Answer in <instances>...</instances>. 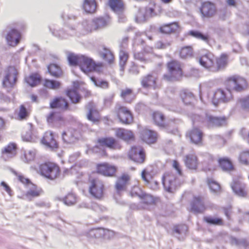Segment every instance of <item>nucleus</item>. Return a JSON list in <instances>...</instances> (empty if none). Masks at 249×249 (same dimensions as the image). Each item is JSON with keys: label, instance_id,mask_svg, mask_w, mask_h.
<instances>
[{"label": "nucleus", "instance_id": "f257e3e1", "mask_svg": "<svg viewBox=\"0 0 249 249\" xmlns=\"http://www.w3.org/2000/svg\"><path fill=\"white\" fill-rule=\"evenodd\" d=\"M196 60L202 67L208 71L217 72L227 66L229 55L227 53H223L218 57H215L213 53L208 52L197 56Z\"/></svg>", "mask_w": 249, "mask_h": 249}, {"label": "nucleus", "instance_id": "f03ea898", "mask_svg": "<svg viewBox=\"0 0 249 249\" xmlns=\"http://www.w3.org/2000/svg\"><path fill=\"white\" fill-rule=\"evenodd\" d=\"M168 73L163 75L162 79L168 82H178L181 80L184 72L181 63L176 60H172L166 64Z\"/></svg>", "mask_w": 249, "mask_h": 249}, {"label": "nucleus", "instance_id": "7ed1b4c3", "mask_svg": "<svg viewBox=\"0 0 249 249\" xmlns=\"http://www.w3.org/2000/svg\"><path fill=\"white\" fill-rule=\"evenodd\" d=\"M224 84L229 90L238 92L243 91L249 87L247 79L237 74L227 77L224 80Z\"/></svg>", "mask_w": 249, "mask_h": 249}, {"label": "nucleus", "instance_id": "20e7f679", "mask_svg": "<svg viewBox=\"0 0 249 249\" xmlns=\"http://www.w3.org/2000/svg\"><path fill=\"white\" fill-rule=\"evenodd\" d=\"M18 72L17 69L13 66L7 67L3 71L2 75V85L3 87L11 90L15 86Z\"/></svg>", "mask_w": 249, "mask_h": 249}, {"label": "nucleus", "instance_id": "39448f33", "mask_svg": "<svg viewBox=\"0 0 249 249\" xmlns=\"http://www.w3.org/2000/svg\"><path fill=\"white\" fill-rule=\"evenodd\" d=\"M38 171L41 176L53 180L59 176L60 168L56 163L47 161L39 165Z\"/></svg>", "mask_w": 249, "mask_h": 249}, {"label": "nucleus", "instance_id": "423d86ee", "mask_svg": "<svg viewBox=\"0 0 249 249\" xmlns=\"http://www.w3.org/2000/svg\"><path fill=\"white\" fill-rule=\"evenodd\" d=\"M113 113L119 121L123 124L130 125L134 123L133 114L131 110L126 106L117 104Z\"/></svg>", "mask_w": 249, "mask_h": 249}, {"label": "nucleus", "instance_id": "0eeeda50", "mask_svg": "<svg viewBox=\"0 0 249 249\" xmlns=\"http://www.w3.org/2000/svg\"><path fill=\"white\" fill-rule=\"evenodd\" d=\"M89 192L95 198L101 200L105 195L106 187L104 182L99 178H91L89 180Z\"/></svg>", "mask_w": 249, "mask_h": 249}, {"label": "nucleus", "instance_id": "6e6552de", "mask_svg": "<svg viewBox=\"0 0 249 249\" xmlns=\"http://www.w3.org/2000/svg\"><path fill=\"white\" fill-rule=\"evenodd\" d=\"M103 66V63H96L91 58L83 55L79 67L82 71L88 74L91 71H102Z\"/></svg>", "mask_w": 249, "mask_h": 249}, {"label": "nucleus", "instance_id": "1a4fd4ad", "mask_svg": "<svg viewBox=\"0 0 249 249\" xmlns=\"http://www.w3.org/2000/svg\"><path fill=\"white\" fill-rule=\"evenodd\" d=\"M118 167L108 162L97 163L95 166V172L105 177L113 178L117 176Z\"/></svg>", "mask_w": 249, "mask_h": 249}, {"label": "nucleus", "instance_id": "9d476101", "mask_svg": "<svg viewBox=\"0 0 249 249\" xmlns=\"http://www.w3.org/2000/svg\"><path fill=\"white\" fill-rule=\"evenodd\" d=\"M128 158L133 162L139 164H143L146 159L145 149L142 146L133 145L127 152Z\"/></svg>", "mask_w": 249, "mask_h": 249}, {"label": "nucleus", "instance_id": "9b49d317", "mask_svg": "<svg viewBox=\"0 0 249 249\" xmlns=\"http://www.w3.org/2000/svg\"><path fill=\"white\" fill-rule=\"evenodd\" d=\"M207 209L204 197L202 196H195L190 200L188 210L194 214H202Z\"/></svg>", "mask_w": 249, "mask_h": 249}, {"label": "nucleus", "instance_id": "f8f14e48", "mask_svg": "<svg viewBox=\"0 0 249 249\" xmlns=\"http://www.w3.org/2000/svg\"><path fill=\"white\" fill-rule=\"evenodd\" d=\"M233 98L231 91L226 88V89L219 88L216 89L212 97V102L215 106L221 103H227Z\"/></svg>", "mask_w": 249, "mask_h": 249}, {"label": "nucleus", "instance_id": "ddd939ff", "mask_svg": "<svg viewBox=\"0 0 249 249\" xmlns=\"http://www.w3.org/2000/svg\"><path fill=\"white\" fill-rule=\"evenodd\" d=\"M109 23V18L98 17L84 24V27L88 33H91L106 27Z\"/></svg>", "mask_w": 249, "mask_h": 249}, {"label": "nucleus", "instance_id": "4468645a", "mask_svg": "<svg viewBox=\"0 0 249 249\" xmlns=\"http://www.w3.org/2000/svg\"><path fill=\"white\" fill-rule=\"evenodd\" d=\"M142 87L145 89H156L159 88V78L154 73H149L143 75L141 79Z\"/></svg>", "mask_w": 249, "mask_h": 249}, {"label": "nucleus", "instance_id": "2eb2a0df", "mask_svg": "<svg viewBox=\"0 0 249 249\" xmlns=\"http://www.w3.org/2000/svg\"><path fill=\"white\" fill-rule=\"evenodd\" d=\"M96 147H107L110 149H120L122 145L119 142L112 137H106L99 138L97 140Z\"/></svg>", "mask_w": 249, "mask_h": 249}, {"label": "nucleus", "instance_id": "dca6fc26", "mask_svg": "<svg viewBox=\"0 0 249 249\" xmlns=\"http://www.w3.org/2000/svg\"><path fill=\"white\" fill-rule=\"evenodd\" d=\"M186 137L190 139L191 143L196 145L201 146L204 144V133L198 127H194L189 130L186 134Z\"/></svg>", "mask_w": 249, "mask_h": 249}, {"label": "nucleus", "instance_id": "f3484780", "mask_svg": "<svg viewBox=\"0 0 249 249\" xmlns=\"http://www.w3.org/2000/svg\"><path fill=\"white\" fill-rule=\"evenodd\" d=\"M18 146L14 142H10L0 151L1 158L5 161L14 158L17 155Z\"/></svg>", "mask_w": 249, "mask_h": 249}, {"label": "nucleus", "instance_id": "a211bd4d", "mask_svg": "<svg viewBox=\"0 0 249 249\" xmlns=\"http://www.w3.org/2000/svg\"><path fill=\"white\" fill-rule=\"evenodd\" d=\"M152 119L155 125L160 128H167L171 125L172 123H175L176 120L173 119L166 122L165 115L159 111H155L152 114Z\"/></svg>", "mask_w": 249, "mask_h": 249}, {"label": "nucleus", "instance_id": "6ab92c4d", "mask_svg": "<svg viewBox=\"0 0 249 249\" xmlns=\"http://www.w3.org/2000/svg\"><path fill=\"white\" fill-rule=\"evenodd\" d=\"M22 38L21 33L15 28H11L5 36V39L8 46H17L20 42Z\"/></svg>", "mask_w": 249, "mask_h": 249}, {"label": "nucleus", "instance_id": "aec40b11", "mask_svg": "<svg viewBox=\"0 0 249 249\" xmlns=\"http://www.w3.org/2000/svg\"><path fill=\"white\" fill-rule=\"evenodd\" d=\"M199 11L202 18H211L216 14L217 10L214 3L206 1L201 3Z\"/></svg>", "mask_w": 249, "mask_h": 249}, {"label": "nucleus", "instance_id": "412c9836", "mask_svg": "<svg viewBox=\"0 0 249 249\" xmlns=\"http://www.w3.org/2000/svg\"><path fill=\"white\" fill-rule=\"evenodd\" d=\"M98 55L106 65L112 66L115 64V55L109 48L103 47L102 50L99 51Z\"/></svg>", "mask_w": 249, "mask_h": 249}, {"label": "nucleus", "instance_id": "4be33fe9", "mask_svg": "<svg viewBox=\"0 0 249 249\" xmlns=\"http://www.w3.org/2000/svg\"><path fill=\"white\" fill-rule=\"evenodd\" d=\"M41 143L52 150H56L59 147L54 133L52 131L45 132L41 140Z\"/></svg>", "mask_w": 249, "mask_h": 249}, {"label": "nucleus", "instance_id": "5701e85b", "mask_svg": "<svg viewBox=\"0 0 249 249\" xmlns=\"http://www.w3.org/2000/svg\"><path fill=\"white\" fill-rule=\"evenodd\" d=\"M181 27L178 22L174 21L161 25L159 28V32L163 34L171 35L180 31Z\"/></svg>", "mask_w": 249, "mask_h": 249}, {"label": "nucleus", "instance_id": "b1692460", "mask_svg": "<svg viewBox=\"0 0 249 249\" xmlns=\"http://www.w3.org/2000/svg\"><path fill=\"white\" fill-rule=\"evenodd\" d=\"M141 139L142 142L148 144H154L157 141L158 134L155 131L145 128L141 132Z\"/></svg>", "mask_w": 249, "mask_h": 249}, {"label": "nucleus", "instance_id": "393cba45", "mask_svg": "<svg viewBox=\"0 0 249 249\" xmlns=\"http://www.w3.org/2000/svg\"><path fill=\"white\" fill-rule=\"evenodd\" d=\"M51 108H59L63 111L70 110L68 101L62 96L54 98L50 103Z\"/></svg>", "mask_w": 249, "mask_h": 249}, {"label": "nucleus", "instance_id": "a878e982", "mask_svg": "<svg viewBox=\"0 0 249 249\" xmlns=\"http://www.w3.org/2000/svg\"><path fill=\"white\" fill-rule=\"evenodd\" d=\"M88 108L89 111L87 114V119L94 124L99 123L101 117L94 104L92 102L89 103Z\"/></svg>", "mask_w": 249, "mask_h": 249}, {"label": "nucleus", "instance_id": "bb28decb", "mask_svg": "<svg viewBox=\"0 0 249 249\" xmlns=\"http://www.w3.org/2000/svg\"><path fill=\"white\" fill-rule=\"evenodd\" d=\"M115 136L117 138L126 142L134 141L135 139V135L132 131L123 128H117L115 131Z\"/></svg>", "mask_w": 249, "mask_h": 249}, {"label": "nucleus", "instance_id": "cd10ccee", "mask_svg": "<svg viewBox=\"0 0 249 249\" xmlns=\"http://www.w3.org/2000/svg\"><path fill=\"white\" fill-rule=\"evenodd\" d=\"M227 118L223 117H213L211 115H207L204 122L208 127L220 126L226 124Z\"/></svg>", "mask_w": 249, "mask_h": 249}, {"label": "nucleus", "instance_id": "c85d7f7f", "mask_svg": "<svg viewBox=\"0 0 249 249\" xmlns=\"http://www.w3.org/2000/svg\"><path fill=\"white\" fill-rule=\"evenodd\" d=\"M186 167L192 170H196L199 165V161L197 156L195 154L186 155L184 160Z\"/></svg>", "mask_w": 249, "mask_h": 249}, {"label": "nucleus", "instance_id": "c756f323", "mask_svg": "<svg viewBox=\"0 0 249 249\" xmlns=\"http://www.w3.org/2000/svg\"><path fill=\"white\" fill-rule=\"evenodd\" d=\"M202 165V170L205 172L214 171L217 167L215 158L211 155H208L206 156Z\"/></svg>", "mask_w": 249, "mask_h": 249}, {"label": "nucleus", "instance_id": "7c9ffc66", "mask_svg": "<svg viewBox=\"0 0 249 249\" xmlns=\"http://www.w3.org/2000/svg\"><path fill=\"white\" fill-rule=\"evenodd\" d=\"M107 5L116 13H123L125 9L123 0H108Z\"/></svg>", "mask_w": 249, "mask_h": 249}, {"label": "nucleus", "instance_id": "2f4dec72", "mask_svg": "<svg viewBox=\"0 0 249 249\" xmlns=\"http://www.w3.org/2000/svg\"><path fill=\"white\" fill-rule=\"evenodd\" d=\"M162 183L166 190L171 191L175 185V177L172 173H166L162 177Z\"/></svg>", "mask_w": 249, "mask_h": 249}, {"label": "nucleus", "instance_id": "473e14b6", "mask_svg": "<svg viewBox=\"0 0 249 249\" xmlns=\"http://www.w3.org/2000/svg\"><path fill=\"white\" fill-rule=\"evenodd\" d=\"M161 13L160 7L155 3H150L144 9V18L152 17Z\"/></svg>", "mask_w": 249, "mask_h": 249}, {"label": "nucleus", "instance_id": "72a5a7b5", "mask_svg": "<svg viewBox=\"0 0 249 249\" xmlns=\"http://www.w3.org/2000/svg\"><path fill=\"white\" fill-rule=\"evenodd\" d=\"M22 139L25 142H33L35 140L36 136V130L33 126L30 124L26 128L22 133Z\"/></svg>", "mask_w": 249, "mask_h": 249}, {"label": "nucleus", "instance_id": "f704fd0d", "mask_svg": "<svg viewBox=\"0 0 249 249\" xmlns=\"http://www.w3.org/2000/svg\"><path fill=\"white\" fill-rule=\"evenodd\" d=\"M120 97L125 102L131 103L135 98L133 89L130 88L122 89L121 90Z\"/></svg>", "mask_w": 249, "mask_h": 249}, {"label": "nucleus", "instance_id": "c9c22d12", "mask_svg": "<svg viewBox=\"0 0 249 249\" xmlns=\"http://www.w3.org/2000/svg\"><path fill=\"white\" fill-rule=\"evenodd\" d=\"M43 193V190L35 185L29 189L25 194L27 200L32 201L34 198L40 196Z\"/></svg>", "mask_w": 249, "mask_h": 249}, {"label": "nucleus", "instance_id": "e433bc0d", "mask_svg": "<svg viewBox=\"0 0 249 249\" xmlns=\"http://www.w3.org/2000/svg\"><path fill=\"white\" fill-rule=\"evenodd\" d=\"M47 69L50 74L54 77L60 78L63 75L62 68L57 64L51 63L48 66Z\"/></svg>", "mask_w": 249, "mask_h": 249}, {"label": "nucleus", "instance_id": "4c0bfd02", "mask_svg": "<svg viewBox=\"0 0 249 249\" xmlns=\"http://www.w3.org/2000/svg\"><path fill=\"white\" fill-rule=\"evenodd\" d=\"M218 163L219 166L223 171H231L234 169L232 161L228 158L222 157L219 158Z\"/></svg>", "mask_w": 249, "mask_h": 249}, {"label": "nucleus", "instance_id": "58836bf2", "mask_svg": "<svg viewBox=\"0 0 249 249\" xmlns=\"http://www.w3.org/2000/svg\"><path fill=\"white\" fill-rule=\"evenodd\" d=\"M66 94L72 104L79 103L82 99L81 96L75 89H68L66 91Z\"/></svg>", "mask_w": 249, "mask_h": 249}, {"label": "nucleus", "instance_id": "ea45409f", "mask_svg": "<svg viewBox=\"0 0 249 249\" xmlns=\"http://www.w3.org/2000/svg\"><path fill=\"white\" fill-rule=\"evenodd\" d=\"M97 3L96 0H84L83 8L84 11L89 14L94 13L97 10Z\"/></svg>", "mask_w": 249, "mask_h": 249}, {"label": "nucleus", "instance_id": "a19ab883", "mask_svg": "<svg viewBox=\"0 0 249 249\" xmlns=\"http://www.w3.org/2000/svg\"><path fill=\"white\" fill-rule=\"evenodd\" d=\"M180 96L186 105H190L193 103L196 100L194 95L190 91L184 89L180 93Z\"/></svg>", "mask_w": 249, "mask_h": 249}, {"label": "nucleus", "instance_id": "79ce46f5", "mask_svg": "<svg viewBox=\"0 0 249 249\" xmlns=\"http://www.w3.org/2000/svg\"><path fill=\"white\" fill-rule=\"evenodd\" d=\"M231 187L234 192L238 196L242 197H245L247 196L244 185H242L239 181H234Z\"/></svg>", "mask_w": 249, "mask_h": 249}, {"label": "nucleus", "instance_id": "37998d69", "mask_svg": "<svg viewBox=\"0 0 249 249\" xmlns=\"http://www.w3.org/2000/svg\"><path fill=\"white\" fill-rule=\"evenodd\" d=\"M120 70L123 71L129 58V53L125 50H121L119 53Z\"/></svg>", "mask_w": 249, "mask_h": 249}, {"label": "nucleus", "instance_id": "c03bdc74", "mask_svg": "<svg viewBox=\"0 0 249 249\" xmlns=\"http://www.w3.org/2000/svg\"><path fill=\"white\" fill-rule=\"evenodd\" d=\"M203 220L207 224L216 226H223L224 221L221 217H213L211 216H205L203 217Z\"/></svg>", "mask_w": 249, "mask_h": 249}, {"label": "nucleus", "instance_id": "a18cd8bd", "mask_svg": "<svg viewBox=\"0 0 249 249\" xmlns=\"http://www.w3.org/2000/svg\"><path fill=\"white\" fill-rule=\"evenodd\" d=\"M27 83L32 87L38 85L41 81V77L37 73H34L26 78Z\"/></svg>", "mask_w": 249, "mask_h": 249}, {"label": "nucleus", "instance_id": "49530a36", "mask_svg": "<svg viewBox=\"0 0 249 249\" xmlns=\"http://www.w3.org/2000/svg\"><path fill=\"white\" fill-rule=\"evenodd\" d=\"M30 110L27 108L24 105H21L19 107L18 119L19 121L26 120L29 116Z\"/></svg>", "mask_w": 249, "mask_h": 249}, {"label": "nucleus", "instance_id": "de8ad7c7", "mask_svg": "<svg viewBox=\"0 0 249 249\" xmlns=\"http://www.w3.org/2000/svg\"><path fill=\"white\" fill-rule=\"evenodd\" d=\"M207 183L210 190L214 193H220L221 192V188L220 184L211 178H208Z\"/></svg>", "mask_w": 249, "mask_h": 249}, {"label": "nucleus", "instance_id": "09e8293b", "mask_svg": "<svg viewBox=\"0 0 249 249\" xmlns=\"http://www.w3.org/2000/svg\"><path fill=\"white\" fill-rule=\"evenodd\" d=\"M11 173L16 177L18 181L22 183L25 185H28L30 184H32L31 181L22 173L18 172L15 170L12 169L11 170Z\"/></svg>", "mask_w": 249, "mask_h": 249}, {"label": "nucleus", "instance_id": "8fccbe9b", "mask_svg": "<svg viewBox=\"0 0 249 249\" xmlns=\"http://www.w3.org/2000/svg\"><path fill=\"white\" fill-rule=\"evenodd\" d=\"M82 57L83 55H76L71 53L68 55V59L71 66H75L78 65L79 66Z\"/></svg>", "mask_w": 249, "mask_h": 249}, {"label": "nucleus", "instance_id": "3c124183", "mask_svg": "<svg viewBox=\"0 0 249 249\" xmlns=\"http://www.w3.org/2000/svg\"><path fill=\"white\" fill-rule=\"evenodd\" d=\"M193 55V49L191 46L182 47L179 52V56L182 58H187Z\"/></svg>", "mask_w": 249, "mask_h": 249}, {"label": "nucleus", "instance_id": "603ef678", "mask_svg": "<svg viewBox=\"0 0 249 249\" xmlns=\"http://www.w3.org/2000/svg\"><path fill=\"white\" fill-rule=\"evenodd\" d=\"M43 85L46 88L56 89L60 87L61 83L56 80L45 79L44 81Z\"/></svg>", "mask_w": 249, "mask_h": 249}, {"label": "nucleus", "instance_id": "864d4df0", "mask_svg": "<svg viewBox=\"0 0 249 249\" xmlns=\"http://www.w3.org/2000/svg\"><path fill=\"white\" fill-rule=\"evenodd\" d=\"M92 207L96 213L97 216L101 217L100 219H107L108 218L107 216L102 214L107 211L106 207L99 206L97 204H95L92 206Z\"/></svg>", "mask_w": 249, "mask_h": 249}, {"label": "nucleus", "instance_id": "5fc2aeb1", "mask_svg": "<svg viewBox=\"0 0 249 249\" xmlns=\"http://www.w3.org/2000/svg\"><path fill=\"white\" fill-rule=\"evenodd\" d=\"M104 228L92 229L89 231V236L95 238H102Z\"/></svg>", "mask_w": 249, "mask_h": 249}, {"label": "nucleus", "instance_id": "6e6d98bb", "mask_svg": "<svg viewBox=\"0 0 249 249\" xmlns=\"http://www.w3.org/2000/svg\"><path fill=\"white\" fill-rule=\"evenodd\" d=\"M35 154L31 151H25L21 155V159L26 163H29L34 160Z\"/></svg>", "mask_w": 249, "mask_h": 249}, {"label": "nucleus", "instance_id": "4d7b16f0", "mask_svg": "<svg viewBox=\"0 0 249 249\" xmlns=\"http://www.w3.org/2000/svg\"><path fill=\"white\" fill-rule=\"evenodd\" d=\"M73 131L72 129H68L63 132L62 138L65 142L70 143L73 141L74 138Z\"/></svg>", "mask_w": 249, "mask_h": 249}, {"label": "nucleus", "instance_id": "13d9d810", "mask_svg": "<svg viewBox=\"0 0 249 249\" xmlns=\"http://www.w3.org/2000/svg\"><path fill=\"white\" fill-rule=\"evenodd\" d=\"M63 201L67 205H72L76 202L77 197L74 194L69 193L63 198Z\"/></svg>", "mask_w": 249, "mask_h": 249}, {"label": "nucleus", "instance_id": "bf43d9fd", "mask_svg": "<svg viewBox=\"0 0 249 249\" xmlns=\"http://www.w3.org/2000/svg\"><path fill=\"white\" fill-rule=\"evenodd\" d=\"M239 160L242 164H249V150L244 151L240 153L239 156Z\"/></svg>", "mask_w": 249, "mask_h": 249}, {"label": "nucleus", "instance_id": "052dcab7", "mask_svg": "<svg viewBox=\"0 0 249 249\" xmlns=\"http://www.w3.org/2000/svg\"><path fill=\"white\" fill-rule=\"evenodd\" d=\"M189 34L194 37H195L198 39H201L204 41H209V36L208 35H203L198 31H191L189 32Z\"/></svg>", "mask_w": 249, "mask_h": 249}, {"label": "nucleus", "instance_id": "680f3d73", "mask_svg": "<svg viewBox=\"0 0 249 249\" xmlns=\"http://www.w3.org/2000/svg\"><path fill=\"white\" fill-rule=\"evenodd\" d=\"M240 108L243 111H249V95L240 100Z\"/></svg>", "mask_w": 249, "mask_h": 249}, {"label": "nucleus", "instance_id": "e2e57ef3", "mask_svg": "<svg viewBox=\"0 0 249 249\" xmlns=\"http://www.w3.org/2000/svg\"><path fill=\"white\" fill-rule=\"evenodd\" d=\"M91 81L94 84L97 86L102 88H107L108 87V83L106 81L104 80H97L94 77L90 78Z\"/></svg>", "mask_w": 249, "mask_h": 249}, {"label": "nucleus", "instance_id": "0e129e2a", "mask_svg": "<svg viewBox=\"0 0 249 249\" xmlns=\"http://www.w3.org/2000/svg\"><path fill=\"white\" fill-rule=\"evenodd\" d=\"M142 190L139 185H135L132 188L130 191V195L132 196H138L140 197L142 196Z\"/></svg>", "mask_w": 249, "mask_h": 249}, {"label": "nucleus", "instance_id": "69168bd1", "mask_svg": "<svg viewBox=\"0 0 249 249\" xmlns=\"http://www.w3.org/2000/svg\"><path fill=\"white\" fill-rule=\"evenodd\" d=\"M127 184L118 179L116 184L115 188L118 192L124 191L126 189Z\"/></svg>", "mask_w": 249, "mask_h": 249}, {"label": "nucleus", "instance_id": "338daca9", "mask_svg": "<svg viewBox=\"0 0 249 249\" xmlns=\"http://www.w3.org/2000/svg\"><path fill=\"white\" fill-rule=\"evenodd\" d=\"M114 235L115 232L113 231L104 229L102 238L107 240L111 239L114 236Z\"/></svg>", "mask_w": 249, "mask_h": 249}, {"label": "nucleus", "instance_id": "774afa93", "mask_svg": "<svg viewBox=\"0 0 249 249\" xmlns=\"http://www.w3.org/2000/svg\"><path fill=\"white\" fill-rule=\"evenodd\" d=\"M140 198L142 200V204H150L153 202V199L151 196L147 194H142Z\"/></svg>", "mask_w": 249, "mask_h": 249}]
</instances>
